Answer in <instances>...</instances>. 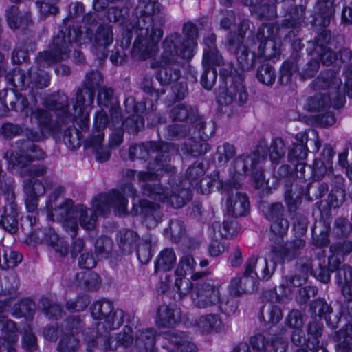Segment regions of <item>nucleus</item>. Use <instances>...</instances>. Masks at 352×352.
I'll list each match as a JSON object with an SVG mask.
<instances>
[{
  "label": "nucleus",
  "mask_w": 352,
  "mask_h": 352,
  "mask_svg": "<svg viewBox=\"0 0 352 352\" xmlns=\"http://www.w3.org/2000/svg\"><path fill=\"white\" fill-rule=\"evenodd\" d=\"M46 157L45 152L39 146L31 144L26 146L25 151H23V168L26 164H32L34 161L43 160Z\"/></svg>",
  "instance_id": "61"
},
{
  "label": "nucleus",
  "mask_w": 352,
  "mask_h": 352,
  "mask_svg": "<svg viewBox=\"0 0 352 352\" xmlns=\"http://www.w3.org/2000/svg\"><path fill=\"white\" fill-rule=\"evenodd\" d=\"M334 339L338 342V346L342 349V352L345 351L349 352V346L352 340V324H346L339 329L336 333Z\"/></svg>",
  "instance_id": "59"
},
{
  "label": "nucleus",
  "mask_w": 352,
  "mask_h": 352,
  "mask_svg": "<svg viewBox=\"0 0 352 352\" xmlns=\"http://www.w3.org/2000/svg\"><path fill=\"white\" fill-rule=\"evenodd\" d=\"M197 326L204 333H214L221 331L223 322L218 314H209L201 316L199 318Z\"/></svg>",
  "instance_id": "42"
},
{
  "label": "nucleus",
  "mask_w": 352,
  "mask_h": 352,
  "mask_svg": "<svg viewBox=\"0 0 352 352\" xmlns=\"http://www.w3.org/2000/svg\"><path fill=\"white\" fill-rule=\"evenodd\" d=\"M333 3L334 0H318L314 8V26L327 27L330 24L334 13Z\"/></svg>",
  "instance_id": "31"
},
{
  "label": "nucleus",
  "mask_w": 352,
  "mask_h": 352,
  "mask_svg": "<svg viewBox=\"0 0 352 352\" xmlns=\"http://www.w3.org/2000/svg\"><path fill=\"white\" fill-rule=\"evenodd\" d=\"M137 18L138 38H135L131 56L135 60H146L155 55L162 39L166 14L158 0H138L133 11Z\"/></svg>",
  "instance_id": "2"
},
{
  "label": "nucleus",
  "mask_w": 352,
  "mask_h": 352,
  "mask_svg": "<svg viewBox=\"0 0 352 352\" xmlns=\"http://www.w3.org/2000/svg\"><path fill=\"white\" fill-rule=\"evenodd\" d=\"M164 233L170 236L171 241L179 242L186 233L184 221L179 219H171L168 228L164 230Z\"/></svg>",
  "instance_id": "53"
},
{
  "label": "nucleus",
  "mask_w": 352,
  "mask_h": 352,
  "mask_svg": "<svg viewBox=\"0 0 352 352\" xmlns=\"http://www.w3.org/2000/svg\"><path fill=\"white\" fill-rule=\"evenodd\" d=\"M129 11L130 8L128 6L120 8L112 6L108 9L107 18L111 22H120L125 28L124 34H133L134 33L136 35L135 38H137V18L133 14L135 18L133 21L126 19V16L129 14Z\"/></svg>",
  "instance_id": "24"
},
{
  "label": "nucleus",
  "mask_w": 352,
  "mask_h": 352,
  "mask_svg": "<svg viewBox=\"0 0 352 352\" xmlns=\"http://www.w3.org/2000/svg\"><path fill=\"white\" fill-rule=\"evenodd\" d=\"M263 23L257 30L256 40L259 42L258 47L257 58L262 60H271L276 58L280 55L279 49L276 46V43L273 40L276 37L282 38L283 36L272 35L270 36L267 32V28H263V36H258L260 29L264 25Z\"/></svg>",
  "instance_id": "22"
},
{
  "label": "nucleus",
  "mask_w": 352,
  "mask_h": 352,
  "mask_svg": "<svg viewBox=\"0 0 352 352\" xmlns=\"http://www.w3.org/2000/svg\"><path fill=\"white\" fill-rule=\"evenodd\" d=\"M289 227V222L286 218H281L270 222V232L274 240L281 241L287 234Z\"/></svg>",
  "instance_id": "63"
},
{
  "label": "nucleus",
  "mask_w": 352,
  "mask_h": 352,
  "mask_svg": "<svg viewBox=\"0 0 352 352\" xmlns=\"http://www.w3.org/2000/svg\"><path fill=\"white\" fill-rule=\"evenodd\" d=\"M181 314L176 305H162L157 309L156 323L160 327H172L180 322Z\"/></svg>",
  "instance_id": "30"
},
{
  "label": "nucleus",
  "mask_w": 352,
  "mask_h": 352,
  "mask_svg": "<svg viewBox=\"0 0 352 352\" xmlns=\"http://www.w3.org/2000/svg\"><path fill=\"white\" fill-rule=\"evenodd\" d=\"M241 184L234 181L226 182L223 190L227 194V212L236 218L246 215L250 211V202L245 194L238 192Z\"/></svg>",
  "instance_id": "12"
},
{
  "label": "nucleus",
  "mask_w": 352,
  "mask_h": 352,
  "mask_svg": "<svg viewBox=\"0 0 352 352\" xmlns=\"http://www.w3.org/2000/svg\"><path fill=\"white\" fill-rule=\"evenodd\" d=\"M311 86L316 90L328 89L329 91L326 94L336 98L334 99L333 108L339 109L344 105L345 97L340 91L342 81L337 77L335 72L330 69L322 71L320 75L312 81Z\"/></svg>",
  "instance_id": "13"
},
{
  "label": "nucleus",
  "mask_w": 352,
  "mask_h": 352,
  "mask_svg": "<svg viewBox=\"0 0 352 352\" xmlns=\"http://www.w3.org/2000/svg\"><path fill=\"white\" fill-rule=\"evenodd\" d=\"M95 125L98 128L109 127L111 131L109 145L111 147L118 146L123 142L124 122L122 112L113 109L111 117L103 109L95 113Z\"/></svg>",
  "instance_id": "10"
},
{
  "label": "nucleus",
  "mask_w": 352,
  "mask_h": 352,
  "mask_svg": "<svg viewBox=\"0 0 352 352\" xmlns=\"http://www.w3.org/2000/svg\"><path fill=\"white\" fill-rule=\"evenodd\" d=\"M306 245V241L302 238L287 241L280 246L273 245L268 252L270 261L283 264L298 258Z\"/></svg>",
  "instance_id": "14"
},
{
  "label": "nucleus",
  "mask_w": 352,
  "mask_h": 352,
  "mask_svg": "<svg viewBox=\"0 0 352 352\" xmlns=\"http://www.w3.org/2000/svg\"><path fill=\"white\" fill-rule=\"evenodd\" d=\"M336 98L326 93H318L307 100V108L310 111H325L331 106L333 107Z\"/></svg>",
  "instance_id": "43"
},
{
  "label": "nucleus",
  "mask_w": 352,
  "mask_h": 352,
  "mask_svg": "<svg viewBox=\"0 0 352 352\" xmlns=\"http://www.w3.org/2000/svg\"><path fill=\"white\" fill-rule=\"evenodd\" d=\"M128 201L122 192L111 190L108 193L98 195L92 201V207L100 215L113 210L116 215L124 214L127 212Z\"/></svg>",
  "instance_id": "11"
},
{
  "label": "nucleus",
  "mask_w": 352,
  "mask_h": 352,
  "mask_svg": "<svg viewBox=\"0 0 352 352\" xmlns=\"http://www.w3.org/2000/svg\"><path fill=\"white\" fill-rule=\"evenodd\" d=\"M264 156H261L257 153L253 152L250 154H243L236 157L231 166L236 175L239 177L245 176L250 172L255 166L259 164L261 160H264Z\"/></svg>",
  "instance_id": "29"
},
{
  "label": "nucleus",
  "mask_w": 352,
  "mask_h": 352,
  "mask_svg": "<svg viewBox=\"0 0 352 352\" xmlns=\"http://www.w3.org/2000/svg\"><path fill=\"white\" fill-rule=\"evenodd\" d=\"M67 107H69L68 97L66 94L58 93L56 98L52 100V108L54 109L56 120L52 119L51 111L38 109L33 112L38 126L49 136L58 134L63 126L71 122H63V120L67 113Z\"/></svg>",
  "instance_id": "6"
},
{
  "label": "nucleus",
  "mask_w": 352,
  "mask_h": 352,
  "mask_svg": "<svg viewBox=\"0 0 352 352\" xmlns=\"http://www.w3.org/2000/svg\"><path fill=\"white\" fill-rule=\"evenodd\" d=\"M196 266V262L193 256L190 254H185L179 259L178 266L175 272L176 276H186L187 274H192L191 279L193 280H199L205 276L206 272H194Z\"/></svg>",
  "instance_id": "39"
},
{
  "label": "nucleus",
  "mask_w": 352,
  "mask_h": 352,
  "mask_svg": "<svg viewBox=\"0 0 352 352\" xmlns=\"http://www.w3.org/2000/svg\"><path fill=\"white\" fill-rule=\"evenodd\" d=\"M195 305L199 308H208L220 302V292L213 283L200 280L195 285Z\"/></svg>",
  "instance_id": "17"
},
{
  "label": "nucleus",
  "mask_w": 352,
  "mask_h": 352,
  "mask_svg": "<svg viewBox=\"0 0 352 352\" xmlns=\"http://www.w3.org/2000/svg\"><path fill=\"white\" fill-rule=\"evenodd\" d=\"M260 63L256 69V78L260 82L265 85H272L276 79L274 67L265 61L260 60Z\"/></svg>",
  "instance_id": "54"
},
{
  "label": "nucleus",
  "mask_w": 352,
  "mask_h": 352,
  "mask_svg": "<svg viewBox=\"0 0 352 352\" xmlns=\"http://www.w3.org/2000/svg\"><path fill=\"white\" fill-rule=\"evenodd\" d=\"M183 33L185 38L178 33H172L170 35L176 34L180 37L179 43L175 45L177 52H179L182 59L190 60L193 57L197 46V27L192 23H186L183 26Z\"/></svg>",
  "instance_id": "18"
},
{
  "label": "nucleus",
  "mask_w": 352,
  "mask_h": 352,
  "mask_svg": "<svg viewBox=\"0 0 352 352\" xmlns=\"http://www.w3.org/2000/svg\"><path fill=\"white\" fill-rule=\"evenodd\" d=\"M8 168L12 173L22 175V141H16L5 154Z\"/></svg>",
  "instance_id": "37"
},
{
  "label": "nucleus",
  "mask_w": 352,
  "mask_h": 352,
  "mask_svg": "<svg viewBox=\"0 0 352 352\" xmlns=\"http://www.w3.org/2000/svg\"><path fill=\"white\" fill-rule=\"evenodd\" d=\"M79 286L84 289L95 290L99 287L100 278L98 274L91 271H85L76 274Z\"/></svg>",
  "instance_id": "52"
},
{
  "label": "nucleus",
  "mask_w": 352,
  "mask_h": 352,
  "mask_svg": "<svg viewBox=\"0 0 352 352\" xmlns=\"http://www.w3.org/2000/svg\"><path fill=\"white\" fill-rule=\"evenodd\" d=\"M47 168L41 164H26L23 168V177L25 179L24 192L26 194L25 206L28 212H34L38 206V197L45 194V189L43 183L38 179L46 173Z\"/></svg>",
  "instance_id": "7"
},
{
  "label": "nucleus",
  "mask_w": 352,
  "mask_h": 352,
  "mask_svg": "<svg viewBox=\"0 0 352 352\" xmlns=\"http://www.w3.org/2000/svg\"><path fill=\"white\" fill-rule=\"evenodd\" d=\"M205 174L204 165L201 162H196L190 166L186 171V179L182 182V186L191 187L197 186L201 182Z\"/></svg>",
  "instance_id": "47"
},
{
  "label": "nucleus",
  "mask_w": 352,
  "mask_h": 352,
  "mask_svg": "<svg viewBox=\"0 0 352 352\" xmlns=\"http://www.w3.org/2000/svg\"><path fill=\"white\" fill-rule=\"evenodd\" d=\"M113 41V32L109 24H100L95 32L87 28L84 32L69 25L54 37L49 51L38 54L37 62L40 67H46L63 60L69 57L74 43L90 44L93 51L101 49V56L98 58H105L107 56L105 50Z\"/></svg>",
  "instance_id": "1"
},
{
  "label": "nucleus",
  "mask_w": 352,
  "mask_h": 352,
  "mask_svg": "<svg viewBox=\"0 0 352 352\" xmlns=\"http://www.w3.org/2000/svg\"><path fill=\"white\" fill-rule=\"evenodd\" d=\"M248 99V94L241 82H232L224 91L219 94V102L226 105H229L234 102L243 105Z\"/></svg>",
  "instance_id": "27"
},
{
  "label": "nucleus",
  "mask_w": 352,
  "mask_h": 352,
  "mask_svg": "<svg viewBox=\"0 0 352 352\" xmlns=\"http://www.w3.org/2000/svg\"><path fill=\"white\" fill-rule=\"evenodd\" d=\"M268 254L265 258H259L256 256H250L245 262V268L246 273L254 276L261 280H268L276 270L278 262L270 261L268 262Z\"/></svg>",
  "instance_id": "19"
},
{
  "label": "nucleus",
  "mask_w": 352,
  "mask_h": 352,
  "mask_svg": "<svg viewBox=\"0 0 352 352\" xmlns=\"http://www.w3.org/2000/svg\"><path fill=\"white\" fill-rule=\"evenodd\" d=\"M308 140V135L306 132H300L296 135L295 142L289 148L288 159L289 162L306 159L309 151L307 145Z\"/></svg>",
  "instance_id": "34"
},
{
  "label": "nucleus",
  "mask_w": 352,
  "mask_h": 352,
  "mask_svg": "<svg viewBox=\"0 0 352 352\" xmlns=\"http://www.w3.org/2000/svg\"><path fill=\"white\" fill-rule=\"evenodd\" d=\"M179 41L180 37L173 34L167 36L162 42L163 52L157 63L160 69L156 76L162 85L175 82L182 75L181 64L178 60L181 56L175 45Z\"/></svg>",
  "instance_id": "4"
},
{
  "label": "nucleus",
  "mask_w": 352,
  "mask_h": 352,
  "mask_svg": "<svg viewBox=\"0 0 352 352\" xmlns=\"http://www.w3.org/2000/svg\"><path fill=\"white\" fill-rule=\"evenodd\" d=\"M306 6L298 5L290 6L287 10V16L275 23H265L260 29L259 36H263V28H267L268 35L283 36L285 39L292 41L296 38L305 23Z\"/></svg>",
  "instance_id": "5"
},
{
  "label": "nucleus",
  "mask_w": 352,
  "mask_h": 352,
  "mask_svg": "<svg viewBox=\"0 0 352 352\" xmlns=\"http://www.w3.org/2000/svg\"><path fill=\"white\" fill-rule=\"evenodd\" d=\"M58 236L53 228H45L39 232H32L26 239L25 243L28 245L33 243H46L51 246L58 242Z\"/></svg>",
  "instance_id": "45"
},
{
  "label": "nucleus",
  "mask_w": 352,
  "mask_h": 352,
  "mask_svg": "<svg viewBox=\"0 0 352 352\" xmlns=\"http://www.w3.org/2000/svg\"><path fill=\"white\" fill-rule=\"evenodd\" d=\"M250 344L254 352H277L275 349L276 342H280L283 345L280 352H286L285 344L282 338L265 337L262 333H256L250 338Z\"/></svg>",
  "instance_id": "32"
},
{
  "label": "nucleus",
  "mask_w": 352,
  "mask_h": 352,
  "mask_svg": "<svg viewBox=\"0 0 352 352\" xmlns=\"http://www.w3.org/2000/svg\"><path fill=\"white\" fill-rule=\"evenodd\" d=\"M80 346V340L73 335H66L59 341L57 350L58 352H76Z\"/></svg>",
  "instance_id": "64"
},
{
  "label": "nucleus",
  "mask_w": 352,
  "mask_h": 352,
  "mask_svg": "<svg viewBox=\"0 0 352 352\" xmlns=\"http://www.w3.org/2000/svg\"><path fill=\"white\" fill-rule=\"evenodd\" d=\"M74 202L71 199L66 200L63 204L54 208L52 216L54 220L63 221L72 215L74 217Z\"/></svg>",
  "instance_id": "62"
},
{
  "label": "nucleus",
  "mask_w": 352,
  "mask_h": 352,
  "mask_svg": "<svg viewBox=\"0 0 352 352\" xmlns=\"http://www.w3.org/2000/svg\"><path fill=\"white\" fill-rule=\"evenodd\" d=\"M256 279L254 276L246 273V269L242 276L232 278L228 285V291L233 296H241L245 294L252 293L257 289Z\"/></svg>",
  "instance_id": "26"
},
{
  "label": "nucleus",
  "mask_w": 352,
  "mask_h": 352,
  "mask_svg": "<svg viewBox=\"0 0 352 352\" xmlns=\"http://www.w3.org/2000/svg\"><path fill=\"white\" fill-rule=\"evenodd\" d=\"M150 181L143 182L142 190L143 194L152 199L165 202L169 197V190L161 184L150 183Z\"/></svg>",
  "instance_id": "44"
},
{
  "label": "nucleus",
  "mask_w": 352,
  "mask_h": 352,
  "mask_svg": "<svg viewBox=\"0 0 352 352\" xmlns=\"http://www.w3.org/2000/svg\"><path fill=\"white\" fill-rule=\"evenodd\" d=\"M338 285L344 297L343 316L352 322V267L344 264L338 273Z\"/></svg>",
  "instance_id": "16"
},
{
  "label": "nucleus",
  "mask_w": 352,
  "mask_h": 352,
  "mask_svg": "<svg viewBox=\"0 0 352 352\" xmlns=\"http://www.w3.org/2000/svg\"><path fill=\"white\" fill-rule=\"evenodd\" d=\"M263 1L253 6L250 9L261 20H270L278 16L276 6L274 4L263 3Z\"/></svg>",
  "instance_id": "56"
},
{
  "label": "nucleus",
  "mask_w": 352,
  "mask_h": 352,
  "mask_svg": "<svg viewBox=\"0 0 352 352\" xmlns=\"http://www.w3.org/2000/svg\"><path fill=\"white\" fill-rule=\"evenodd\" d=\"M117 242L120 249L125 254H131L137 247L138 236L129 229H122L117 234Z\"/></svg>",
  "instance_id": "41"
},
{
  "label": "nucleus",
  "mask_w": 352,
  "mask_h": 352,
  "mask_svg": "<svg viewBox=\"0 0 352 352\" xmlns=\"http://www.w3.org/2000/svg\"><path fill=\"white\" fill-rule=\"evenodd\" d=\"M170 116L174 121L185 122L192 124L199 118L197 107L184 103L175 105L170 110Z\"/></svg>",
  "instance_id": "33"
},
{
  "label": "nucleus",
  "mask_w": 352,
  "mask_h": 352,
  "mask_svg": "<svg viewBox=\"0 0 352 352\" xmlns=\"http://www.w3.org/2000/svg\"><path fill=\"white\" fill-rule=\"evenodd\" d=\"M194 127V138L201 141L208 140L214 133L216 126L214 121L206 122L199 115L196 122L192 123Z\"/></svg>",
  "instance_id": "46"
},
{
  "label": "nucleus",
  "mask_w": 352,
  "mask_h": 352,
  "mask_svg": "<svg viewBox=\"0 0 352 352\" xmlns=\"http://www.w3.org/2000/svg\"><path fill=\"white\" fill-rule=\"evenodd\" d=\"M234 37L232 34L228 37L227 48L235 55L241 69L248 71L255 66L258 58L254 52H250L247 47L241 44L240 41H236Z\"/></svg>",
  "instance_id": "20"
},
{
  "label": "nucleus",
  "mask_w": 352,
  "mask_h": 352,
  "mask_svg": "<svg viewBox=\"0 0 352 352\" xmlns=\"http://www.w3.org/2000/svg\"><path fill=\"white\" fill-rule=\"evenodd\" d=\"M95 91L82 85L78 89L76 94V102L73 104L74 112L68 111L69 107H67V113L63 120V122H74L78 118L82 122L81 128L83 129L88 127L89 112L87 109L91 107L94 103Z\"/></svg>",
  "instance_id": "9"
},
{
  "label": "nucleus",
  "mask_w": 352,
  "mask_h": 352,
  "mask_svg": "<svg viewBox=\"0 0 352 352\" xmlns=\"http://www.w3.org/2000/svg\"><path fill=\"white\" fill-rule=\"evenodd\" d=\"M97 100L100 106L110 109V114L114 109L121 111L118 100L113 96V90L111 88L107 87L100 88ZM109 116L111 117V115Z\"/></svg>",
  "instance_id": "49"
},
{
  "label": "nucleus",
  "mask_w": 352,
  "mask_h": 352,
  "mask_svg": "<svg viewBox=\"0 0 352 352\" xmlns=\"http://www.w3.org/2000/svg\"><path fill=\"white\" fill-rule=\"evenodd\" d=\"M132 34H124L120 45H116L111 51L110 60L114 65H121L126 60L127 56L125 49L128 48L131 43Z\"/></svg>",
  "instance_id": "50"
},
{
  "label": "nucleus",
  "mask_w": 352,
  "mask_h": 352,
  "mask_svg": "<svg viewBox=\"0 0 352 352\" xmlns=\"http://www.w3.org/2000/svg\"><path fill=\"white\" fill-rule=\"evenodd\" d=\"M313 175L312 168L310 166H308L307 164L304 162H299L296 166V177L294 179L296 182V186L298 185V182H302L305 185V188L302 186V191L299 193L300 195H303L305 192L309 187V184L307 183V181Z\"/></svg>",
  "instance_id": "60"
},
{
  "label": "nucleus",
  "mask_w": 352,
  "mask_h": 352,
  "mask_svg": "<svg viewBox=\"0 0 352 352\" xmlns=\"http://www.w3.org/2000/svg\"><path fill=\"white\" fill-rule=\"evenodd\" d=\"M306 278V276L299 274L286 276L279 289H283V295L288 297L294 288L301 286L305 282Z\"/></svg>",
  "instance_id": "57"
},
{
  "label": "nucleus",
  "mask_w": 352,
  "mask_h": 352,
  "mask_svg": "<svg viewBox=\"0 0 352 352\" xmlns=\"http://www.w3.org/2000/svg\"><path fill=\"white\" fill-rule=\"evenodd\" d=\"M330 230V223L327 220L317 221L312 228L313 245L320 248L327 246L330 243L329 239Z\"/></svg>",
  "instance_id": "38"
},
{
  "label": "nucleus",
  "mask_w": 352,
  "mask_h": 352,
  "mask_svg": "<svg viewBox=\"0 0 352 352\" xmlns=\"http://www.w3.org/2000/svg\"><path fill=\"white\" fill-rule=\"evenodd\" d=\"M282 318L283 313L278 305L270 303L263 305L261 309L259 318L266 323H278Z\"/></svg>",
  "instance_id": "51"
},
{
  "label": "nucleus",
  "mask_w": 352,
  "mask_h": 352,
  "mask_svg": "<svg viewBox=\"0 0 352 352\" xmlns=\"http://www.w3.org/2000/svg\"><path fill=\"white\" fill-rule=\"evenodd\" d=\"M175 152V145L173 143L149 142L131 146L129 148V156L132 161L135 160L146 161L151 153H155L154 160L148 163L147 170L140 171L138 174L140 182L155 181L162 173L174 172L175 167L170 164V162Z\"/></svg>",
  "instance_id": "3"
},
{
  "label": "nucleus",
  "mask_w": 352,
  "mask_h": 352,
  "mask_svg": "<svg viewBox=\"0 0 352 352\" xmlns=\"http://www.w3.org/2000/svg\"><path fill=\"white\" fill-rule=\"evenodd\" d=\"M309 312L313 318L318 317L324 318L327 324L331 329H335L340 320L339 313H333V308L324 299L318 298L309 304Z\"/></svg>",
  "instance_id": "21"
},
{
  "label": "nucleus",
  "mask_w": 352,
  "mask_h": 352,
  "mask_svg": "<svg viewBox=\"0 0 352 352\" xmlns=\"http://www.w3.org/2000/svg\"><path fill=\"white\" fill-rule=\"evenodd\" d=\"M40 303L45 316L50 319L57 320L62 318L63 311L60 305L47 298H42Z\"/></svg>",
  "instance_id": "55"
},
{
  "label": "nucleus",
  "mask_w": 352,
  "mask_h": 352,
  "mask_svg": "<svg viewBox=\"0 0 352 352\" xmlns=\"http://www.w3.org/2000/svg\"><path fill=\"white\" fill-rule=\"evenodd\" d=\"M50 82L47 72L37 67L29 69L28 75L23 74V86L27 85L25 91L34 96V89H41L49 86Z\"/></svg>",
  "instance_id": "28"
},
{
  "label": "nucleus",
  "mask_w": 352,
  "mask_h": 352,
  "mask_svg": "<svg viewBox=\"0 0 352 352\" xmlns=\"http://www.w3.org/2000/svg\"><path fill=\"white\" fill-rule=\"evenodd\" d=\"M176 254L173 248H164L155 261V271L166 272L171 270L176 263Z\"/></svg>",
  "instance_id": "48"
},
{
  "label": "nucleus",
  "mask_w": 352,
  "mask_h": 352,
  "mask_svg": "<svg viewBox=\"0 0 352 352\" xmlns=\"http://www.w3.org/2000/svg\"><path fill=\"white\" fill-rule=\"evenodd\" d=\"M155 330L153 328L140 329L135 333V346L140 352L151 351L155 343Z\"/></svg>",
  "instance_id": "40"
},
{
  "label": "nucleus",
  "mask_w": 352,
  "mask_h": 352,
  "mask_svg": "<svg viewBox=\"0 0 352 352\" xmlns=\"http://www.w3.org/2000/svg\"><path fill=\"white\" fill-rule=\"evenodd\" d=\"M91 314L96 320H103L97 326L99 333L101 330L108 332L119 328L124 322V312L122 309H114L113 303L106 299L95 302L91 307Z\"/></svg>",
  "instance_id": "8"
},
{
  "label": "nucleus",
  "mask_w": 352,
  "mask_h": 352,
  "mask_svg": "<svg viewBox=\"0 0 352 352\" xmlns=\"http://www.w3.org/2000/svg\"><path fill=\"white\" fill-rule=\"evenodd\" d=\"M331 39V34L329 30H324L315 37L313 41H307V51L311 55L314 54L315 50H322L327 47Z\"/></svg>",
  "instance_id": "58"
},
{
  "label": "nucleus",
  "mask_w": 352,
  "mask_h": 352,
  "mask_svg": "<svg viewBox=\"0 0 352 352\" xmlns=\"http://www.w3.org/2000/svg\"><path fill=\"white\" fill-rule=\"evenodd\" d=\"M166 339L174 346L173 351L167 352H197L198 351L191 334L188 332L174 330L166 334Z\"/></svg>",
  "instance_id": "25"
},
{
  "label": "nucleus",
  "mask_w": 352,
  "mask_h": 352,
  "mask_svg": "<svg viewBox=\"0 0 352 352\" xmlns=\"http://www.w3.org/2000/svg\"><path fill=\"white\" fill-rule=\"evenodd\" d=\"M98 212L92 207L89 209L83 205H77L74 207V218L78 219L82 228L85 230H93L96 224Z\"/></svg>",
  "instance_id": "35"
},
{
  "label": "nucleus",
  "mask_w": 352,
  "mask_h": 352,
  "mask_svg": "<svg viewBox=\"0 0 352 352\" xmlns=\"http://www.w3.org/2000/svg\"><path fill=\"white\" fill-rule=\"evenodd\" d=\"M175 168L174 172L169 175L168 183L172 187V193L168 198V201L175 208H181L192 199L190 188L184 186L180 182L178 185L175 182Z\"/></svg>",
  "instance_id": "23"
},
{
  "label": "nucleus",
  "mask_w": 352,
  "mask_h": 352,
  "mask_svg": "<svg viewBox=\"0 0 352 352\" xmlns=\"http://www.w3.org/2000/svg\"><path fill=\"white\" fill-rule=\"evenodd\" d=\"M130 213L133 216L140 215L142 223L149 229L155 228L162 222L164 217L160 204L145 199L133 204Z\"/></svg>",
  "instance_id": "15"
},
{
  "label": "nucleus",
  "mask_w": 352,
  "mask_h": 352,
  "mask_svg": "<svg viewBox=\"0 0 352 352\" xmlns=\"http://www.w3.org/2000/svg\"><path fill=\"white\" fill-rule=\"evenodd\" d=\"M18 212L12 204H9L0 208V226L10 233H15L18 230Z\"/></svg>",
  "instance_id": "36"
}]
</instances>
